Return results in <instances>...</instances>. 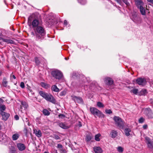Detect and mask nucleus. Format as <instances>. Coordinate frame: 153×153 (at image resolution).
<instances>
[{
  "label": "nucleus",
  "mask_w": 153,
  "mask_h": 153,
  "mask_svg": "<svg viewBox=\"0 0 153 153\" xmlns=\"http://www.w3.org/2000/svg\"><path fill=\"white\" fill-rule=\"evenodd\" d=\"M33 30L36 40H38L40 39L42 40L44 39V36L46 33L45 29L42 27L39 26L34 28Z\"/></svg>",
  "instance_id": "nucleus-1"
},
{
  "label": "nucleus",
  "mask_w": 153,
  "mask_h": 153,
  "mask_svg": "<svg viewBox=\"0 0 153 153\" xmlns=\"http://www.w3.org/2000/svg\"><path fill=\"white\" fill-rule=\"evenodd\" d=\"M39 94L47 101L54 104L56 103L55 99L50 94L46 93L41 91L39 92Z\"/></svg>",
  "instance_id": "nucleus-2"
},
{
  "label": "nucleus",
  "mask_w": 153,
  "mask_h": 153,
  "mask_svg": "<svg viewBox=\"0 0 153 153\" xmlns=\"http://www.w3.org/2000/svg\"><path fill=\"white\" fill-rule=\"evenodd\" d=\"M90 110L91 113L95 117L97 116L99 118H104V114L95 108L90 107Z\"/></svg>",
  "instance_id": "nucleus-3"
},
{
  "label": "nucleus",
  "mask_w": 153,
  "mask_h": 153,
  "mask_svg": "<svg viewBox=\"0 0 153 153\" xmlns=\"http://www.w3.org/2000/svg\"><path fill=\"white\" fill-rule=\"evenodd\" d=\"M113 120L115 122V124L119 128L123 129L124 126V123L122 119L119 117L114 116Z\"/></svg>",
  "instance_id": "nucleus-4"
},
{
  "label": "nucleus",
  "mask_w": 153,
  "mask_h": 153,
  "mask_svg": "<svg viewBox=\"0 0 153 153\" xmlns=\"http://www.w3.org/2000/svg\"><path fill=\"white\" fill-rule=\"evenodd\" d=\"M51 74L53 77L58 79H61L62 76V73L58 70L52 71L51 72Z\"/></svg>",
  "instance_id": "nucleus-5"
},
{
  "label": "nucleus",
  "mask_w": 153,
  "mask_h": 153,
  "mask_svg": "<svg viewBox=\"0 0 153 153\" xmlns=\"http://www.w3.org/2000/svg\"><path fill=\"white\" fill-rule=\"evenodd\" d=\"M145 139L148 148L153 149V140H152L148 137H145Z\"/></svg>",
  "instance_id": "nucleus-6"
},
{
  "label": "nucleus",
  "mask_w": 153,
  "mask_h": 153,
  "mask_svg": "<svg viewBox=\"0 0 153 153\" xmlns=\"http://www.w3.org/2000/svg\"><path fill=\"white\" fill-rule=\"evenodd\" d=\"M145 111L146 116L149 118H153V113L150 108H146Z\"/></svg>",
  "instance_id": "nucleus-7"
},
{
  "label": "nucleus",
  "mask_w": 153,
  "mask_h": 153,
  "mask_svg": "<svg viewBox=\"0 0 153 153\" xmlns=\"http://www.w3.org/2000/svg\"><path fill=\"white\" fill-rule=\"evenodd\" d=\"M72 99L75 101V102L78 103H81L83 102V100L82 98L79 97H77L74 95L71 96Z\"/></svg>",
  "instance_id": "nucleus-8"
},
{
  "label": "nucleus",
  "mask_w": 153,
  "mask_h": 153,
  "mask_svg": "<svg viewBox=\"0 0 153 153\" xmlns=\"http://www.w3.org/2000/svg\"><path fill=\"white\" fill-rule=\"evenodd\" d=\"M136 82L139 85H143L146 82V80L144 78H139L136 80Z\"/></svg>",
  "instance_id": "nucleus-9"
},
{
  "label": "nucleus",
  "mask_w": 153,
  "mask_h": 153,
  "mask_svg": "<svg viewBox=\"0 0 153 153\" xmlns=\"http://www.w3.org/2000/svg\"><path fill=\"white\" fill-rule=\"evenodd\" d=\"M40 24V23L38 19H33L32 23V25L33 29L34 28L39 26Z\"/></svg>",
  "instance_id": "nucleus-10"
},
{
  "label": "nucleus",
  "mask_w": 153,
  "mask_h": 153,
  "mask_svg": "<svg viewBox=\"0 0 153 153\" xmlns=\"http://www.w3.org/2000/svg\"><path fill=\"white\" fill-rule=\"evenodd\" d=\"M0 114L2 116V119L5 121L8 119L10 115L9 114L4 111L1 112L0 113Z\"/></svg>",
  "instance_id": "nucleus-11"
},
{
  "label": "nucleus",
  "mask_w": 153,
  "mask_h": 153,
  "mask_svg": "<svg viewBox=\"0 0 153 153\" xmlns=\"http://www.w3.org/2000/svg\"><path fill=\"white\" fill-rule=\"evenodd\" d=\"M57 148L59 150L61 153H66V150L62 144L59 143L57 144Z\"/></svg>",
  "instance_id": "nucleus-12"
},
{
  "label": "nucleus",
  "mask_w": 153,
  "mask_h": 153,
  "mask_svg": "<svg viewBox=\"0 0 153 153\" xmlns=\"http://www.w3.org/2000/svg\"><path fill=\"white\" fill-rule=\"evenodd\" d=\"M17 146L20 151L24 150L25 149V147L24 144L22 143H19L17 144Z\"/></svg>",
  "instance_id": "nucleus-13"
},
{
  "label": "nucleus",
  "mask_w": 153,
  "mask_h": 153,
  "mask_svg": "<svg viewBox=\"0 0 153 153\" xmlns=\"http://www.w3.org/2000/svg\"><path fill=\"white\" fill-rule=\"evenodd\" d=\"M0 40H2L3 42H5L8 44H13L14 43V42L12 40L9 39H5L1 37H0Z\"/></svg>",
  "instance_id": "nucleus-14"
},
{
  "label": "nucleus",
  "mask_w": 153,
  "mask_h": 153,
  "mask_svg": "<svg viewBox=\"0 0 153 153\" xmlns=\"http://www.w3.org/2000/svg\"><path fill=\"white\" fill-rule=\"evenodd\" d=\"M135 4L138 8H139L140 6H142L143 5V1L141 0H134Z\"/></svg>",
  "instance_id": "nucleus-15"
},
{
  "label": "nucleus",
  "mask_w": 153,
  "mask_h": 153,
  "mask_svg": "<svg viewBox=\"0 0 153 153\" xmlns=\"http://www.w3.org/2000/svg\"><path fill=\"white\" fill-rule=\"evenodd\" d=\"M58 125L61 128L64 129H67L69 128V126L63 123H59Z\"/></svg>",
  "instance_id": "nucleus-16"
},
{
  "label": "nucleus",
  "mask_w": 153,
  "mask_h": 153,
  "mask_svg": "<svg viewBox=\"0 0 153 153\" xmlns=\"http://www.w3.org/2000/svg\"><path fill=\"white\" fill-rule=\"evenodd\" d=\"M105 82L108 85H112L114 82L112 79L109 77H107L105 79Z\"/></svg>",
  "instance_id": "nucleus-17"
},
{
  "label": "nucleus",
  "mask_w": 153,
  "mask_h": 153,
  "mask_svg": "<svg viewBox=\"0 0 153 153\" xmlns=\"http://www.w3.org/2000/svg\"><path fill=\"white\" fill-rule=\"evenodd\" d=\"M118 133L117 131L112 130L110 133V135L112 138H114L117 135Z\"/></svg>",
  "instance_id": "nucleus-18"
},
{
  "label": "nucleus",
  "mask_w": 153,
  "mask_h": 153,
  "mask_svg": "<svg viewBox=\"0 0 153 153\" xmlns=\"http://www.w3.org/2000/svg\"><path fill=\"white\" fill-rule=\"evenodd\" d=\"M94 149L95 153H101L102 152V149L99 147H95Z\"/></svg>",
  "instance_id": "nucleus-19"
},
{
  "label": "nucleus",
  "mask_w": 153,
  "mask_h": 153,
  "mask_svg": "<svg viewBox=\"0 0 153 153\" xmlns=\"http://www.w3.org/2000/svg\"><path fill=\"white\" fill-rule=\"evenodd\" d=\"M34 132L36 136L39 137L42 136V132L40 130H37L36 129L34 130Z\"/></svg>",
  "instance_id": "nucleus-20"
},
{
  "label": "nucleus",
  "mask_w": 153,
  "mask_h": 153,
  "mask_svg": "<svg viewBox=\"0 0 153 153\" xmlns=\"http://www.w3.org/2000/svg\"><path fill=\"white\" fill-rule=\"evenodd\" d=\"M140 10L141 14L143 15H146V11L145 8L142 6H140L138 8Z\"/></svg>",
  "instance_id": "nucleus-21"
},
{
  "label": "nucleus",
  "mask_w": 153,
  "mask_h": 153,
  "mask_svg": "<svg viewBox=\"0 0 153 153\" xmlns=\"http://www.w3.org/2000/svg\"><path fill=\"white\" fill-rule=\"evenodd\" d=\"M19 135L18 133L13 134L12 136V138L13 140H16L18 139L19 137Z\"/></svg>",
  "instance_id": "nucleus-22"
},
{
  "label": "nucleus",
  "mask_w": 153,
  "mask_h": 153,
  "mask_svg": "<svg viewBox=\"0 0 153 153\" xmlns=\"http://www.w3.org/2000/svg\"><path fill=\"white\" fill-rule=\"evenodd\" d=\"M51 89L52 91L55 92H59V89L55 85H52Z\"/></svg>",
  "instance_id": "nucleus-23"
},
{
  "label": "nucleus",
  "mask_w": 153,
  "mask_h": 153,
  "mask_svg": "<svg viewBox=\"0 0 153 153\" xmlns=\"http://www.w3.org/2000/svg\"><path fill=\"white\" fill-rule=\"evenodd\" d=\"M10 153H16V151L15 146H11L10 148Z\"/></svg>",
  "instance_id": "nucleus-24"
},
{
  "label": "nucleus",
  "mask_w": 153,
  "mask_h": 153,
  "mask_svg": "<svg viewBox=\"0 0 153 153\" xmlns=\"http://www.w3.org/2000/svg\"><path fill=\"white\" fill-rule=\"evenodd\" d=\"M131 129L129 128H126L124 130L125 134L126 136H128L130 135V132H131Z\"/></svg>",
  "instance_id": "nucleus-25"
},
{
  "label": "nucleus",
  "mask_w": 153,
  "mask_h": 153,
  "mask_svg": "<svg viewBox=\"0 0 153 153\" xmlns=\"http://www.w3.org/2000/svg\"><path fill=\"white\" fill-rule=\"evenodd\" d=\"M7 81L6 78L4 77L3 80L2 84L3 86L6 87L7 86Z\"/></svg>",
  "instance_id": "nucleus-26"
},
{
  "label": "nucleus",
  "mask_w": 153,
  "mask_h": 153,
  "mask_svg": "<svg viewBox=\"0 0 153 153\" xmlns=\"http://www.w3.org/2000/svg\"><path fill=\"white\" fill-rule=\"evenodd\" d=\"M41 85L42 87L45 88H48L50 87L49 85L42 82L41 83Z\"/></svg>",
  "instance_id": "nucleus-27"
},
{
  "label": "nucleus",
  "mask_w": 153,
  "mask_h": 153,
  "mask_svg": "<svg viewBox=\"0 0 153 153\" xmlns=\"http://www.w3.org/2000/svg\"><path fill=\"white\" fill-rule=\"evenodd\" d=\"M42 112L45 115L48 116L50 114L49 111L46 109H44L43 110Z\"/></svg>",
  "instance_id": "nucleus-28"
},
{
  "label": "nucleus",
  "mask_w": 153,
  "mask_h": 153,
  "mask_svg": "<svg viewBox=\"0 0 153 153\" xmlns=\"http://www.w3.org/2000/svg\"><path fill=\"white\" fill-rule=\"evenodd\" d=\"M134 22H140L141 21V19L137 16H135L134 18Z\"/></svg>",
  "instance_id": "nucleus-29"
},
{
  "label": "nucleus",
  "mask_w": 153,
  "mask_h": 153,
  "mask_svg": "<svg viewBox=\"0 0 153 153\" xmlns=\"http://www.w3.org/2000/svg\"><path fill=\"white\" fill-rule=\"evenodd\" d=\"M101 136V134H98L95 136V140L97 141H100V137Z\"/></svg>",
  "instance_id": "nucleus-30"
},
{
  "label": "nucleus",
  "mask_w": 153,
  "mask_h": 153,
  "mask_svg": "<svg viewBox=\"0 0 153 153\" xmlns=\"http://www.w3.org/2000/svg\"><path fill=\"white\" fill-rule=\"evenodd\" d=\"M6 109V106L4 105H0V113L2 111H4Z\"/></svg>",
  "instance_id": "nucleus-31"
},
{
  "label": "nucleus",
  "mask_w": 153,
  "mask_h": 153,
  "mask_svg": "<svg viewBox=\"0 0 153 153\" xmlns=\"http://www.w3.org/2000/svg\"><path fill=\"white\" fill-rule=\"evenodd\" d=\"M35 62L36 65H39L40 64V61L39 60L38 58L37 57H35Z\"/></svg>",
  "instance_id": "nucleus-32"
},
{
  "label": "nucleus",
  "mask_w": 153,
  "mask_h": 153,
  "mask_svg": "<svg viewBox=\"0 0 153 153\" xmlns=\"http://www.w3.org/2000/svg\"><path fill=\"white\" fill-rule=\"evenodd\" d=\"M146 93V90L145 89H143L140 92V94L141 95H144Z\"/></svg>",
  "instance_id": "nucleus-33"
},
{
  "label": "nucleus",
  "mask_w": 153,
  "mask_h": 153,
  "mask_svg": "<svg viewBox=\"0 0 153 153\" xmlns=\"http://www.w3.org/2000/svg\"><path fill=\"white\" fill-rule=\"evenodd\" d=\"M24 133L25 134L26 137H27L29 134V132L27 129L26 128H25L23 130Z\"/></svg>",
  "instance_id": "nucleus-34"
},
{
  "label": "nucleus",
  "mask_w": 153,
  "mask_h": 153,
  "mask_svg": "<svg viewBox=\"0 0 153 153\" xmlns=\"http://www.w3.org/2000/svg\"><path fill=\"white\" fill-rule=\"evenodd\" d=\"M138 91V90L137 89H133L130 91L131 93H133L134 94H137Z\"/></svg>",
  "instance_id": "nucleus-35"
},
{
  "label": "nucleus",
  "mask_w": 153,
  "mask_h": 153,
  "mask_svg": "<svg viewBox=\"0 0 153 153\" xmlns=\"http://www.w3.org/2000/svg\"><path fill=\"white\" fill-rule=\"evenodd\" d=\"M97 105L98 107L100 108L103 107L104 106L103 104L100 102H97Z\"/></svg>",
  "instance_id": "nucleus-36"
},
{
  "label": "nucleus",
  "mask_w": 153,
  "mask_h": 153,
  "mask_svg": "<svg viewBox=\"0 0 153 153\" xmlns=\"http://www.w3.org/2000/svg\"><path fill=\"white\" fill-rule=\"evenodd\" d=\"M117 150L119 152H122L123 151V148L121 146H119L117 148Z\"/></svg>",
  "instance_id": "nucleus-37"
},
{
  "label": "nucleus",
  "mask_w": 153,
  "mask_h": 153,
  "mask_svg": "<svg viewBox=\"0 0 153 153\" xmlns=\"http://www.w3.org/2000/svg\"><path fill=\"white\" fill-rule=\"evenodd\" d=\"M145 120V119L143 117H140L139 120L138 122L139 123H143Z\"/></svg>",
  "instance_id": "nucleus-38"
},
{
  "label": "nucleus",
  "mask_w": 153,
  "mask_h": 153,
  "mask_svg": "<svg viewBox=\"0 0 153 153\" xmlns=\"http://www.w3.org/2000/svg\"><path fill=\"white\" fill-rule=\"evenodd\" d=\"M53 138L55 139L56 140H60V137L58 136V135L56 134H53Z\"/></svg>",
  "instance_id": "nucleus-39"
},
{
  "label": "nucleus",
  "mask_w": 153,
  "mask_h": 153,
  "mask_svg": "<svg viewBox=\"0 0 153 153\" xmlns=\"http://www.w3.org/2000/svg\"><path fill=\"white\" fill-rule=\"evenodd\" d=\"M91 139V137L90 135H87L86 136V140L87 141H90Z\"/></svg>",
  "instance_id": "nucleus-40"
},
{
  "label": "nucleus",
  "mask_w": 153,
  "mask_h": 153,
  "mask_svg": "<svg viewBox=\"0 0 153 153\" xmlns=\"http://www.w3.org/2000/svg\"><path fill=\"white\" fill-rule=\"evenodd\" d=\"M21 104L25 108H26L28 106L27 105L25 102L22 101L21 102Z\"/></svg>",
  "instance_id": "nucleus-41"
},
{
  "label": "nucleus",
  "mask_w": 153,
  "mask_h": 153,
  "mask_svg": "<svg viewBox=\"0 0 153 153\" xmlns=\"http://www.w3.org/2000/svg\"><path fill=\"white\" fill-rule=\"evenodd\" d=\"M122 1L127 6H128L130 4L127 0H122Z\"/></svg>",
  "instance_id": "nucleus-42"
},
{
  "label": "nucleus",
  "mask_w": 153,
  "mask_h": 153,
  "mask_svg": "<svg viewBox=\"0 0 153 153\" xmlns=\"http://www.w3.org/2000/svg\"><path fill=\"white\" fill-rule=\"evenodd\" d=\"M20 86L22 88H25V85L24 82H21L20 84Z\"/></svg>",
  "instance_id": "nucleus-43"
},
{
  "label": "nucleus",
  "mask_w": 153,
  "mask_h": 153,
  "mask_svg": "<svg viewBox=\"0 0 153 153\" xmlns=\"http://www.w3.org/2000/svg\"><path fill=\"white\" fill-rule=\"evenodd\" d=\"M58 117L59 118L62 119L65 117V116L64 114H60L59 115Z\"/></svg>",
  "instance_id": "nucleus-44"
},
{
  "label": "nucleus",
  "mask_w": 153,
  "mask_h": 153,
  "mask_svg": "<svg viewBox=\"0 0 153 153\" xmlns=\"http://www.w3.org/2000/svg\"><path fill=\"white\" fill-rule=\"evenodd\" d=\"M105 111L107 114H111L112 113V111L110 109H107L105 110Z\"/></svg>",
  "instance_id": "nucleus-45"
},
{
  "label": "nucleus",
  "mask_w": 153,
  "mask_h": 153,
  "mask_svg": "<svg viewBox=\"0 0 153 153\" xmlns=\"http://www.w3.org/2000/svg\"><path fill=\"white\" fill-rule=\"evenodd\" d=\"M143 128L144 129H146L148 128V125L147 124H145L143 126Z\"/></svg>",
  "instance_id": "nucleus-46"
},
{
  "label": "nucleus",
  "mask_w": 153,
  "mask_h": 153,
  "mask_svg": "<svg viewBox=\"0 0 153 153\" xmlns=\"http://www.w3.org/2000/svg\"><path fill=\"white\" fill-rule=\"evenodd\" d=\"M14 118L16 120H18L19 119V117L17 115H16L15 116Z\"/></svg>",
  "instance_id": "nucleus-47"
},
{
  "label": "nucleus",
  "mask_w": 153,
  "mask_h": 153,
  "mask_svg": "<svg viewBox=\"0 0 153 153\" xmlns=\"http://www.w3.org/2000/svg\"><path fill=\"white\" fill-rule=\"evenodd\" d=\"M10 77L11 78L13 77V78L14 79H16V77L14 75L12 74H11L10 75Z\"/></svg>",
  "instance_id": "nucleus-48"
},
{
  "label": "nucleus",
  "mask_w": 153,
  "mask_h": 153,
  "mask_svg": "<svg viewBox=\"0 0 153 153\" xmlns=\"http://www.w3.org/2000/svg\"><path fill=\"white\" fill-rule=\"evenodd\" d=\"M31 35L33 36H34L35 35V33L33 31H32L31 32Z\"/></svg>",
  "instance_id": "nucleus-49"
},
{
  "label": "nucleus",
  "mask_w": 153,
  "mask_h": 153,
  "mask_svg": "<svg viewBox=\"0 0 153 153\" xmlns=\"http://www.w3.org/2000/svg\"><path fill=\"white\" fill-rule=\"evenodd\" d=\"M78 126L79 127H81L82 126V125L81 123L79 121V122H78Z\"/></svg>",
  "instance_id": "nucleus-50"
},
{
  "label": "nucleus",
  "mask_w": 153,
  "mask_h": 153,
  "mask_svg": "<svg viewBox=\"0 0 153 153\" xmlns=\"http://www.w3.org/2000/svg\"><path fill=\"white\" fill-rule=\"evenodd\" d=\"M64 25H68V22L66 20H65L64 22Z\"/></svg>",
  "instance_id": "nucleus-51"
},
{
  "label": "nucleus",
  "mask_w": 153,
  "mask_h": 153,
  "mask_svg": "<svg viewBox=\"0 0 153 153\" xmlns=\"http://www.w3.org/2000/svg\"><path fill=\"white\" fill-rule=\"evenodd\" d=\"M118 3L120 4V3L121 2V0H115Z\"/></svg>",
  "instance_id": "nucleus-52"
},
{
  "label": "nucleus",
  "mask_w": 153,
  "mask_h": 153,
  "mask_svg": "<svg viewBox=\"0 0 153 153\" xmlns=\"http://www.w3.org/2000/svg\"><path fill=\"white\" fill-rule=\"evenodd\" d=\"M147 1L153 4V0H147Z\"/></svg>",
  "instance_id": "nucleus-53"
},
{
  "label": "nucleus",
  "mask_w": 153,
  "mask_h": 153,
  "mask_svg": "<svg viewBox=\"0 0 153 153\" xmlns=\"http://www.w3.org/2000/svg\"><path fill=\"white\" fill-rule=\"evenodd\" d=\"M85 48L86 49H87L88 50V51H86V52H88V51H89L90 50V49H89L88 48V47L87 46H85Z\"/></svg>",
  "instance_id": "nucleus-54"
},
{
  "label": "nucleus",
  "mask_w": 153,
  "mask_h": 153,
  "mask_svg": "<svg viewBox=\"0 0 153 153\" xmlns=\"http://www.w3.org/2000/svg\"><path fill=\"white\" fill-rule=\"evenodd\" d=\"M4 100L1 99L0 98V102L2 103L3 102Z\"/></svg>",
  "instance_id": "nucleus-55"
},
{
  "label": "nucleus",
  "mask_w": 153,
  "mask_h": 153,
  "mask_svg": "<svg viewBox=\"0 0 153 153\" xmlns=\"http://www.w3.org/2000/svg\"><path fill=\"white\" fill-rule=\"evenodd\" d=\"M2 73V71L1 70H0V76L1 75Z\"/></svg>",
  "instance_id": "nucleus-56"
},
{
  "label": "nucleus",
  "mask_w": 153,
  "mask_h": 153,
  "mask_svg": "<svg viewBox=\"0 0 153 153\" xmlns=\"http://www.w3.org/2000/svg\"><path fill=\"white\" fill-rule=\"evenodd\" d=\"M30 92H31L32 91V90L31 89H29Z\"/></svg>",
  "instance_id": "nucleus-57"
},
{
  "label": "nucleus",
  "mask_w": 153,
  "mask_h": 153,
  "mask_svg": "<svg viewBox=\"0 0 153 153\" xmlns=\"http://www.w3.org/2000/svg\"><path fill=\"white\" fill-rule=\"evenodd\" d=\"M44 153H48L47 152H45Z\"/></svg>",
  "instance_id": "nucleus-58"
},
{
  "label": "nucleus",
  "mask_w": 153,
  "mask_h": 153,
  "mask_svg": "<svg viewBox=\"0 0 153 153\" xmlns=\"http://www.w3.org/2000/svg\"><path fill=\"white\" fill-rule=\"evenodd\" d=\"M1 126L0 125V130H1Z\"/></svg>",
  "instance_id": "nucleus-59"
},
{
  "label": "nucleus",
  "mask_w": 153,
  "mask_h": 153,
  "mask_svg": "<svg viewBox=\"0 0 153 153\" xmlns=\"http://www.w3.org/2000/svg\"><path fill=\"white\" fill-rule=\"evenodd\" d=\"M28 20H30V18L29 17L28 18Z\"/></svg>",
  "instance_id": "nucleus-60"
},
{
  "label": "nucleus",
  "mask_w": 153,
  "mask_h": 153,
  "mask_svg": "<svg viewBox=\"0 0 153 153\" xmlns=\"http://www.w3.org/2000/svg\"><path fill=\"white\" fill-rule=\"evenodd\" d=\"M28 126H30V125H29V123H28Z\"/></svg>",
  "instance_id": "nucleus-61"
},
{
  "label": "nucleus",
  "mask_w": 153,
  "mask_h": 153,
  "mask_svg": "<svg viewBox=\"0 0 153 153\" xmlns=\"http://www.w3.org/2000/svg\"><path fill=\"white\" fill-rule=\"evenodd\" d=\"M84 51H85V50L84 49H83V50Z\"/></svg>",
  "instance_id": "nucleus-62"
}]
</instances>
